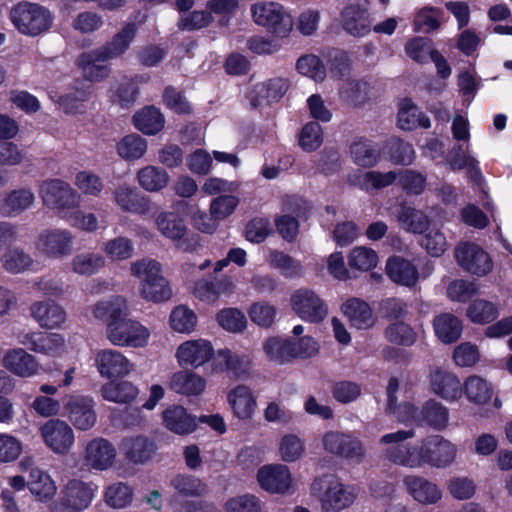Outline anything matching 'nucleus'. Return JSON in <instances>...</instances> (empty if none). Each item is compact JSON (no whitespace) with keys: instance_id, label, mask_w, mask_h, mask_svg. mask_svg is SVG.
<instances>
[{"instance_id":"obj_1","label":"nucleus","mask_w":512,"mask_h":512,"mask_svg":"<svg viewBox=\"0 0 512 512\" xmlns=\"http://www.w3.org/2000/svg\"><path fill=\"white\" fill-rule=\"evenodd\" d=\"M130 271L139 280L138 293L144 300L161 303L172 297V289L162 275V265L158 261L151 258L134 261Z\"/></svg>"},{"instance_id":"obj_2","label":"nucleus","mask_w":512,"mask_h":512,"mask_svg":"<svg viewBox=\"0 0 512 512\" xmlns=\"http://www.w3.org/2000/svg\"><path fill=\"white\" fill-rule=\"evenodd\" d=\"M415 436L413 429L398 430L381 436L379 444L384 446L383 453L385 458L399 466L407 468L421 467L420 444L410 445L406 443L408 439Z\"/></svg>"},{"instance_id":"obj_3","label":"nucleus","mask_w":512,"mask_h":512,"mask_svg":"<svg viewBox=\"0 0 512 512\" xmlns=\"http://www.w3.org/2000/svg\"><path fill=\"white\" fill-rule=\"evenodd\" d=\"M250 11L253 22L276 37H288L293 30V16L279 2L258 1L251 5Z\"/></svg>"},{"instance_id":"obj_4","label":"nucleus","mask_w":512,"mask_h":512,"mask_svg":"<svg viewBox=\"0 0 512 512\" xmlns=\"http://www.w3.org/2000/svg\"><path fill=\"white\" fill-rule=\"evenodd\" d=\"M10 19L20 33L35 37L52 27L54 17L44 6L21 2L11 9Z\"/></svg>"},{"instance_id":"obj_5","label":"nucleus","mask_w":512,"mask_h":512,"mask_svg":"<svg viewBox=\"0 0 512 512\" xmlns=\"http://www.w3.org/2000/svg\"><path fill=\"white\" fill-rule=\"evenodd\" d=\"M98 493V485L81 479L69 480L61 489L60 499L50 512H83Z\"/></svg>"},{"instance_id":"obj_6","label":"nucleus","mask_w":512,"mask_h":512,"mask_svg":"<svg viewBox=\"0 0 512 512\" xmlns=\"http://www.w3.org/2000/svg\"><path fill=\"white\" fill-rule=\"evenodd\" d=\"M39 194L43 203L55 210L61 218L72 208H77L81 198L69 183L60 179L44 181L40 185Z\"/></svg>"},{"instance_id":"obj_7","label":"nucleus","mask_w":512,"mask_h":512,"mask_svg":"<svg viewBox=\"0 0 512 512\" xmlns=\"http://www.w3.org/2000/svg\"><path fill=\"white\" fill-rule=\"evenodd\" d=\"M150 337L149 328L134 319L125 318L107 326V338L115 346L143 348L149 344Z\"/></svg>"},{"instance_id":"obj_8","label":"nucleus","mask_w":512,"mask_h":512,"mask_svg":"<svg viewBox=\"0 0 512 512\" xmlns=\"http://www.w3.org/2000/svg\"><path fill=\"white\" fill-rule=\"evenodd\" d=\"M39 435L44 445L59 456L69 454L76 442L72 426L58 418L44 422L39 427Z\"/></svg>"},{"instance_id":"obj_9","label":"nucleus","mask_w":512,"mask_h":512,"mask_svg":"<svg viewBox=\"0 0 512 512\" xmlns=\"http://www.w3.org/2000/svg\"><path fill=\"white\" fill-rule=\"evenodd\" d=\"M321 446L325 453L342 457L354 462H361L366 456V449L360 439L351 433L330 430L321 437Z\"/></svg>"},{"instance_id":"obj_10","label":"nucleus","mask_w":512,"mask_h":512,"mask_svg":"<svg viewBox=\"0 0 512 512\" xmlns=\"http://www.w3.org/2000/svg\"><path fill=\"white\" fill-rule=\"evenodd\" d=\"M117 456L115 445L102 436L89 439L83 446V465L90 471L104 472L112 469Z\"/></svg>"},{"instance_id":"obj_11","label":"nucleus","mask_w":512,"mask_h":512,"mask_svg":"<svg viewBox=\"0 0 512 512\" xmlns=\"http://www.w3.org/2000/svg\"><path fill=\"white\" fill-rule=\"evenodd\" d=\"M458 448L441 435H430L420 443L421 467L428 464L436 468L449 467L457 457Z\"/></svg>"},{"instance_id":"obj_12","label":"nucleus","mask_w":512,"mask_h":512,"mask_svg":"<svg viewBox=\"0 0 512 512\" xmlns=\"http://www.w3.org/2000/svg\"><path fill=\"white\" fill-rule=\"evenodd\" d=\"M292 310L309 323H321L328 316L326 302L312 289L300 288L290 296Z\"/></svg>"},{"instance_id":"obj_13","label":"nucleus","mask_w":512,"mask_h":512,"mask_svg":"<svg viewBox=\"0 0 512 512\" xmlns=\"http://www.w3.org/2000/svg\"><path fill=\"white\" fill-rule=\"evenodd\" d=\"M64 415L78 431H88L97 422L94 400L85 395H70L64 403Z\"/></svg>"},{"instance_id":"obj_14","label":"nucleus","mask_w":512,"mask_h":512,"mask_svg":"<svg viewBox=\"0 0 512 512\" xmlns=\"http://www.w3.org/2000/svg\"><path fill=\"white\" fill-rule=\"evenodd\" d=\"M455 258L463 270L478 277H484L493 270L491 256L475 243H460L455 249Z\"/></svg>"},{"instance_id":"obj_15","label":"nucleus","mask_w":512,"mask_h":512,"mask_svg":"<svg viewBox=\"0 0 512 512\" xmlns=\"http://www.w3.org/2000/svg\"><path fill=\"white\" fill-rule=\"evenodd\" d=\"M214 354V347L208 339H188L177 346L175 359L182 368L196 369L208 363Z\"/></svg>"},{"instance_id":"obj_16","label":"nucleus","mask_w":512,"mask_h":512,"mask_svg":"<svg viewBox=\"0 0 512 512\" xmlns=\"http://www.w3.org/2000/svg\"><path fill=\"white\" fill-rule=\"evenodd\" d=\"M259 486L268 493L288 494L294 488V480L290 468L282 463L266 464L257 471Z\"/></svg>"},{"instance_id":"obj_17","label":"nucleus","mask_w":512,"mask_h":512,"mask_svg":"<svg viewBox=\"0 0 512 512\" xmlns=\"http://www.w3.org/2000/svg\"><path fill=\"white\" fill-rule=\"evenodd\" d=\"M429 386L433 394L446 402H457L463 395L459 377L444 368L434 367L429 373Z\"/></svg>"},{"instance_id":"obj_18","label":"nucleus","mask_w":512,"mask_h":512,"mask_svg":"<svg viewBox=\"0 0 512 512\" xmlns=\"http://www.w3.org/2000/svg\"><path fill=\"white\" fill-rule=\"evenodd\" d=\"M74 237L69 230L51 229L43 231L37 239L39 252L54 258L70 254Z\"/></svg>"},{"instance_id":"obj_19","label":"nucleus","mask_w":512,"mask_h":512,"mask_svg":"<svg viewBox=\"0 0 512 512\" xmlns=\"http://www.w3.org/2000/svg\"><path fill=\"white\" fill-rule=\"evenodd\" d=\"M357 496L356 488L333 479L321 497V506L325 512H339L353 504Z\"/></svg>"},{"instance_id":"obj_20","label":"nucleus","mask_w":512,"mask_h":512,"mask_svg":"<svg viewBox=\"0 0 512 512\" xmlns=\"http://www.w3.org/2000/svg\"><path fill=\"white\" fill-rule=\"evenodd\" d=\"M19 342L36 353L50 357H60L66 352L65 339L57 333L25 334Z\"/></svg>"},{"instance_id":"obj_21","label":"nucleus","mask_w":512,"mask_h":512,"mask_svg":"<svg viewBox=\"0 0 512 512\" xmlns=\"http://www.w3.org/2000/svg\"><path fill=\"white\" fill-rule=\"evenodd\" d=\"M290 81L284 77H272L254 86L250 92L253 106L268 105L279 101L288 91Z\"/></svg>"},{"instance_id":"obj_22","label":"nucleus","mask_w":512,"mask_h":512,"mask_svg":"<svg viewBox=\"0 0 512 512\" xmlns=\"http://www.w3.org/2000/svg\"><path fill=\"white\" fill-rule=\"evenodd\" d=\"M97 369L106 378L122 377L133 370L129 359L121 352L113 349L101 350L95 358Z\"/></svg>"},{"instance_id":"obj_23","label":"nucleus","mask_w":512,"mask_h":512,"mask_svg":"<svg viewBox=\"0 0 512 512\" xmlns=\"http://www.w3.org/2000/svg\"><path fill=\"white\" fill-rule=\"evenodd\" d=\"M28 490L39 503L52 502L57 494V484L48 471L33 467L28 474Z\"/></svg>"},{"instance_id":"obj_24","label":"nucleus","mask_w":512,"mask_h":512,"mask_svg":"<svg viewBox=\"0 0 512 512\" xmlns=\"http://www.w3.org/2000/svg\"><path fill=\"white\" fill-rule=\"evenodd\" d=\"M120 447L123 456L136 465L148 462L156 452L154 441L141 434L124 437Z\"/></svg>"},{"instance_id":"obj_25","label":"nucleus","mask_w":512,"mask_h":512,"mask_svg":"<svg viewBox=\"0 0 512 512\" xmlns=\"http://www.w3.org/2000/svg\"><path fill=\"white\" fill-rule=\"evenodd\" d=\"M403 484L409 495L420 504L433 505L442 498L440 487L424 477L409 475L403 479Z\"/></svg>"},{"instance_id":"obj_26","label":"nucleus","mask_w":512,"mask_h":512,"mask_svg":"<svg viewBox=\"0 0 512 512\" xmlns=\"http://www.w3.org/2000/svg\"><path fill=\"white\" fill-rule=\"evenodd\" d=\"M156 226L159 232L166 238L176 241L180 250L191 249L188 240L184 239L187 234V226L179 215L174 212H161L156 217Z\"/></svg>"},{"instance_id":"obj_27","label":"nucleus","mask_w":512,"mask_h":512,"mask_svg":"<svg viewBox=\"0 0 512 512\" xmlns=\"http://www.w3.org/2000/svg\"><path fill=\"white\" fill-rule=\"evenodd\" d=\"M2 363L11 373L24 378L39 374L41 369L36 358L22 348H15L6 352Z\"/></svg>"},{"instance_id":"obj_28","label":"nucleus","mask_w":512,"mask_h":512,"mask_svg":"<svg viewBox=\"0 0 512 512\" xmlns=\"http://www.w3.org/2000/svg\"><path fill=\"white\" fill-rule=\"evenodd\" d=\"M110 60L98 49L81 53L77 60L76 65L82 71L83 76L92 82L103 81L108 78L111 69L107 65H101L98 63L106 62Z\"/></svg>"},{"instance_id":"obj_29","label":"nucleus","mask_w":512,"mask_h":512,"mask_svg":"<svg viewBox=\"0 0 512 512\" xmlns=\"http://www.w3.org/2000/svg\"><path fill=\"white\" fill-rule=\"evenodd\" d=\"M227 402L233 415L240 420L250 419L257 405L253 391L246 385H237L229 390Z\"/></svg>"},{"instance_id":"obj_30","label":"nucleus","mask_w":512,"mask_h":512,"mask_svg":"<svg viewBox=\"0 0 512 512\" xmlns=\"http://www.w3.org/2000/svg\"><path fill=\"white\" fill-rule=\"evenodd\" d=\"M164 426L177 435H187L196 430V417L180 405H170L162 413Z\"/></svg>"},{"instance_id":"obj_31","label":"nucleus","mask_w":512,"mask_h":512,"mask_svg":"<svg viewBox=\"0 0 512 512\" xmlns=\"http://www.w3.org/2000/svg\"><path fill=\"white\" fill-rule=\"evenodd\" d=\"M398 387V380L395 378L390 379L387 387L389 411L403 424L422 425V416L418 408L409 402L397 404L395 394Z\"/></svg>"},{"instance_id":"obj_32","label":"nucleus","mask_w":512,"mask_h":512,"mask_svg":"<svg viewBox=\"0 0 512 512\" xmlns=\"http://www.w3.org/2000/svg\"><path fill=\"white\" fill-rule=\"evenodd\" d=\"M206 379L196 372L181 370L175 372L169 381L171 390L185 396H199L206 389Z\"/></svg>"},{"instance_id":"obj_33","label":"nucleus","mask_w":512,"mask_h":512,"mask_svg":"<svg viewBox=\"0 0 512 512\" xmlns=\"http://www.w3.org/2000/svg\"><path fill=\"white\" fill-rule=\"evenodd\" d=\"M461 146L455 148L449 157V164L453 170H459L463 168L468 169L470 179L478 186L479 192L483 196L487 195L486 186L484 183L483 175L478 167L477 159L472 156L469 152V145L466 146L462 155L460 154Z\"/></svg>"},{"instance_id":"obj_34","label":"nucleus","mask_w":512,"mask_h":512,"mask_svg":"<svg viewBox=\"0 0 512 512\" xmlns=\"http://www.w3.org/2000/svg\"><path fill=\"white\" fill-rule=\"evenodd\" d=\"M115 204L124 212L145 214L149 211V201L140 196L135 187L120 185L113 192Z\"/></svg>"},{"instance_id":"obj_35","label":"nucleus","mask_w":512,"mask_h":512,"mask_svg":"<svg viewBox=\"0 0 512 512\" xmlns=\"http://www.w3.org/2000/svg\"><path fill=\"white\" fill-rule=\"evenodd\" d=\"M386 274L395 283L412 287L418 279L419 273L415 265L400 256H393L387 260Z\"/></svg>"},{"instance_id":"obj_36","label":"nucleus","mask_w":512,"mask_h":512,"mask_svg":"<svg viewBox=\"0 0 512 512\" xmlns=\"http://www.w3.org/2000/svg\"><path fill=\"white\" fill-rule=\"evenodd\" d=\"M341 23L346 32L356 37L365 36L370 31L368 13L358 4H351L343 9Z\"/></svg>"},{"instance_id":"obj_37","label":"nucleus","mask_w":512,"mask_h":512,"mask_svg":"<svg viewBox=\"0 0 512 512\" xmlns=\"http://www.w3.org/2000/svg\"><path fill=\"white\" fill-rule=\"evenodd\" d=\"M277 456L283 463H295L307 453L305 439L296 433H284L277 442Z\"/></svg>"},{"instance_id":"obj_38","label":"nucleus","mask_w":512,"mask_h":512,"mask_svg":"<svg viewBox=\"0 0 512 512\" xmlns=\"http://www.w3.org/2000/svg\"><path fill=\"white\" fill-rule=\"evenodd\" d=\"M397 179L399 180V175L394 171L381 173L377 171L363 172L357 170L348 176V182L350 184L366 191L385 188L394 183Z\"/></svg>"},{"instance_id":"obj_39","label":"nucleus","mask_w":512,"mask_h":512,"mask_svg":"<svg viewBox=\"0 0 512 512\" xmlns=\"http://www.w3.org/2000/svg\"><path fill=\"white\" fill-rule=\"evenodd\" d=\"M31 315L47 329L59 328L66 321L65 310L53 302H36L31 306Z\"/></svg>"},{"instance_id":"obj_40","label":"nucleus","mask_w":512,"mask_h":512,"mask_svg":"<svg viewBox=\"0 0 512 512\" xmlns=\"http://www.w3.org/2000/svg\"><path fill=\"white\" fill-rule=\"evenodd\" d=\"M396 219L401 229L413 234H422L430 226V219L424 211L408 205L399 207Z\"/></svg>"},{"instance_id":"obj_41","label":"nucleus","mask_w":512,"mask_h":512,"mask_svg":"<svg viewBox=\"0 0 512 512\" xmlns=\"http://www.w3.org/2000/svg\"><path fill=\"white\" fill-rule=\"evenodd\" d=\"M462 387L467 400L477 406L486 405L494 395L492 384L479 375L468 376Z\"/></svg>"},{"instance_id":"obj_42","label":"nucleus","mask_w":512,"mask_h":512,"mask_svg":"<svg viewBox=\"0 0 512 512\" xmlns=\"http://www.w3.org/2000/svg\"><path fill=\"white\" fill-rule=\"evenodd\" d=\"M94 318L107 323L122 321L128 313L127 301L121 296H113L108 300L100 301L91 307Z\"/></svg>"},{"instance_id":"obj_43","label":"nucleus","mask_w":512,"mask_h":512,"mask_svg":"<svg viewBox=\"0 0 512 512\" xmlns=\"http://www.w3.org/2000/svg\"><path fill=\"white\" fill-rule=\"evenodd\" d=\"M341 309L350 323L358 329L370 328L375 323V318L370 306L361 299H348L343 303Z\"/></svg>"},{"instance_id":"obj_44","label":"nucleus","mask_w":512,"mask_h":512,"mask_svg":"<svg viewBox=\"0 0 512 512\" xmlns=\"http://www.w3.org/2000/svg\"><path fill=\"white\" fill-rule=\"evenodd\" d=\"M136 179L140 187L148 192H159L166 188L170 182L168 172L154 165L141 168L137 172Z\"/></svg>"},{"instance_id":"obj_45","label":"nucleus","mask_w":512,"mask_h":512,"mask_svg":"<svg viewBox=\"0 0 512 512\" xmlns=\"http://www.w3.org/2000/svg\"><path fill=\"white\" fill-rule=\"evenodd\" d=\"M136 31V25L134 23H129L125 25L109 42L97 49L110 60L117 58L128 50L136 35Z\"/></svg>"},{"instance_id":"obj_46","label":"nucleus","mask_w":512,"mask_h":512,"mask_svg":"<svg viewBox=\"0 0 512 512\" xmlns=\"http://www.w3.org/2000/svg\"><path fill=\"white\" fill-rule=\"evenodd\" d=\"M436 336L443 343L456 342L462 334V322L450 313L437 316L433 322Z\"/></svg>"},{"instance_id":"obj_47","label":"nucleus","mask_w":512,"mask_h":512,"mask_svg":"<svg viewBox=\"0 0 512 512\" xmlns=\"http://www.w3.org/2000/svg\"><path fill=\"white\" fill-rule=\"evenodd\" d=\"M168 323L174 332L188 335L196 330L198 317L188 306L178 305L170 312Z\"/></svg>"},{"instance_id":"obj_48","label":"nucleus","mask_w":512,"mask_h":512,"mask_svg":"<svg viewBox=\"0 0 512 512\" xmlns=\"http://www.w3.org/2000/svg\"><path fill=\"white\" fill-rule=\"evenodd\" d=\"M134 126L144 134L155 135L164 127V116L155 107H145L133 116Z\"/></svg>"},{"instance_id":"obj_49","label":"nucleus","mask_w":512,"mask_h":512,"mask_svg":"<svg viewBox=\"0 0 512 512\" xmlns=\"http://www.w3.org/2000/svg\"><path fill=\"white\" fill-rule=\"evenodd\" d=\"M350 154L353 162L361 167L374 166L380 159L377 146L372 141L363 138L352 142Z\"/></svg>"},{"instance_id":"obj_50","label":"nucleus","mask_w":512,"mask_h":512,"mask_svg":"<svg viewBox=\"0 0 512 512\" xmlns=\"http://www.w3.org/2000/svg\"><path fill=\"white\" fill-rule=\"evenodd\" d=\"M138 388L129 381L109 382L102 386V397L110 402L126 404L138 396Z\"/></svg>"},{"instance_id":"obj_51","label":"nucleus","mask_w":512,"mask_h":512,"mask_svg":"<svg viewBox=\"0 0 512 512\" xmlns=\"http://www.w3.org/2000/svg\"><path fill=\"white\" fill-rule=\"evenodd\" d=\"M62 219L66 220L72 227L89 233L107 227L106 221L100 219L96 214L76 208H72L68 213H65Z\"/></svg>"},{"instance_id":"obj_52","label":"nucleus","mask_w":512,"mask_h":512,"mask_svg":"<svg viewBox=\"0 0 512 512\" xmlns=\"http://www.w3.org/2000/svg\"><path fill=\"white\" fill-rule=\"evenodd\" d=\"M34 200L35 195L30 189L14 190L4 198L1 213L6 216H17L28 209Z\"/></svg>"},{"instance_id":"obj_53","label":"nucleus","mask_w":512,"mask_h":512,"mask_svg":"<svg viewBox=\"0 0 512 512\" xmlns=\"http://www.w3.org/2000/svg\"><path fill=\"white\" fill-rule=\"evenodd\" d=\"M398 125L403 130H413L418 127L429 128L431 123L418 107L411 101L405 100L398 112Z\"/></svg>"},{"instance_id":"obj_54","label":"nucleus","mask_w":512,"mask_h":512,"mask_svg":"<svg viewBox=\"0 0 512 512\" xmlns=\"http://www.w3.org/2000/svg\"><path fill=\"white\" fill-rule=\"evenodd\" d=\"M267 261L273 269L278 270L285 278H298L304 273L303 266L298 260L281 251H270Z\"/></svg>"},{"instance_id":"obj_55","label":"nucleus","mask_w":512,"mask_h":512,"mask_svg":"<svg viewBox=\"0 0 512 512\" xmlns=\"http://www.w3.org/2000/svg\"><path fill=\"white\" fill-rule=\"evenodd\" d=\"M104 266V256L95 252H83L77 254L71 261V268L73 272L82 276H91L96 274Z\"/></svg>"},{"instance_id":"obj_56","label":"nucleus","mask_w":512,"mask_h":512,"mask_svg":"<svg viewBox=\"0 0 512 512\" xmlns=\"http://www.w3.org/2000/svg\"><path fill=\"white\" fill-rule=\"evenodd\" d=\"M422 424H427L435 430H444L448 426L449 411L441 403L430 400L425 403L420 411Z\"/></svg>"},{"instance_id":"obj_57","label":"nucleus","mask_w":512,"mask_h":512,"mask_svg":"<svg viewBox=\"0 0 512 512\" xmlns=\"http://www.w3.org/2000/svg\"><path fill=\"white\" fill-rule=\"evenodd\" d=\"M103 499L107 506L113 509H123L132 503L133 490L123 482L113 483L105 488Z\"/></svg>"},{"instance_id":"obj_58","label":"nucleus","mask_w":512,"mask_h":512,"mask_svg":"<svg viewBox=\"0 0 512 512\" xmlns=\"http://www.w3.org/2000/svg\"><path fill=\"white\" fill-rule=\"evenodd\" d=\"M116 150L124 160H137L146 153L147 142L138 134H129L117 143Z\"/></svg>"},{"instance_id":"obj_59","label":"nucleus","mask_w":512,"mask_h":512,"mask_svg":"<svg viewBox=\"0 0 512 512\" xmlns=\"http://www.w3.org/2000/svg\"><path fill=\"white\" fill-rule=\"evenodd\" d=\"M348 265L351 269L367 272L374 269L378 264L377 253L369 247H354L347 256Z\"/></svg>"},{"instance_id":"obj_60","label":"nucleus","mask_w":512,"mask_h":512,"mask_svg":"<svg viewBox=\"0 0 512 512\" xmlns=\"http://www.w3.org/2000/svg\"><path fill=\"white\" fill-rule=\"evenodd\" d=\"M102 250L111 261H125L133 256L134 244L131 239L119 236L104 242Z\"/></svg>"},{"instance_id":"obj_61","label":"nucleus","mask_w":512,"mask_h":512,"mask_svg":"<svg viewBox=\"0 0 512 512\" xmlns=\"http://www.w3.org/2000/svg\"><path fill=\"white\" fill-rule=\"evenodd\" d=\"M263 352L275 364L281 365L292 360L289 339L270 337L263 342Z\"/></svg>"},{"instance_id":"obj_62","label":"nucleus","mask_w":512,"mask_h":512,"mask_svg":"<svg viewBox=\"0 0 512 512\" xmlns=\"http://www.w3.org/2000/svg\"><path fill=\"white\" fill-rule=\"evenodd\" d=\"M170 485L178 494L185 497H199L207 491L206 484L191 475H176L171 479Z\"/></svg>"},{"instance_id":"obj_63","label":"nucleus","mask_w":512,"mask_h":512,"mask_svg":"<svg viewBox=\"0 0 512 512\" xmlns=\"http://www.w3.org/2000/svg\"><path fill=\"white\" fill-rule=\"evenodd\" d=\"M239 203L240 200L235 195H220L211 200L209 212L221 223L234 214Z\"/></svg>"},{"instance_id":"obj_64","label":"nucleus","mask_w":512,"mask_h":512,"mask_svg":"<svg viewBox=\"0 0 512 512\" xmlns=\"http://www.w3.org/2000/svg\"><path fill=\"white\" fill-rule=\"evenodd\" d=\"M225 512H262L261 501L253 494L236 495L224 504Z\"/></svg>"}]
</instances>
